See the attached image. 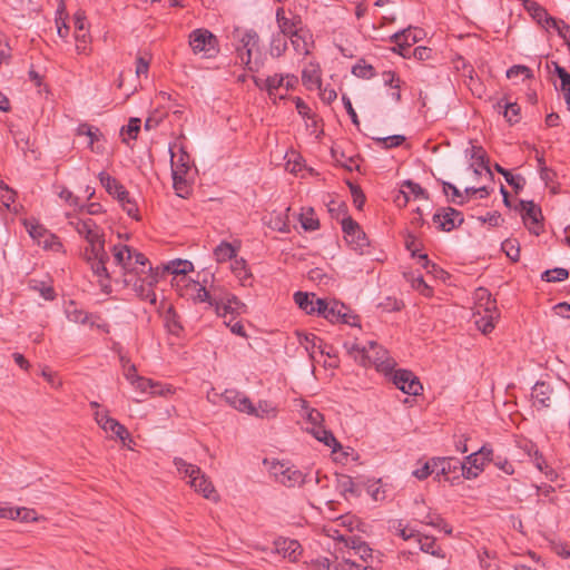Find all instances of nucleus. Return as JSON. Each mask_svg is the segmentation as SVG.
Segmentation results:
<instances>
[{"mask_svg": "<svg viewBox=\"0 0 570 570\" xmlns=\"http://www.w3.org/2000/svg\"><path fill=\"white\" fill-rule=\"evenodd\" d=\"M471 158L475 161V164L490 173V168L488 166V161L485 160L487 154L484 149L480 146H472L470 149Z\"/></svg>", "mask_w": 570, "mask_h": 570, "instance_id": "13d9d810", "label": "nucleus"}, {"mask_svg": "<svg viewBox=\"0 0 570 570\" xmlns=\"http://www.w3.org/2000/svg\"><path fill=\"white\" fill-rule=\"evenodd\" d=\"M307 475L294 465H288L279 483L287 488L302 487L306 482Z\"/></svg>", "mask_w": 570, "mask_h": 570, "instance_id": "7c9ffc66", "label": "nucleus"}, {"mask_svg": "<svg viewBox=\"0 0 570 570\" xmlns=\"http://www.w3.org/2000/svg\"><path fill=\"white\" fill-rule=\"evenodd\" d=\"M115 264L121 268L124 275L130 274L135 267L132 262V250L124 244H116L111 247Z\"/></svg>", "mask_w": 570, "mask_h": 570, "instance_id": "6ab92c4d", "label": "nucleus"}, {"mask_svg": "<svg viewBox=\"0 0 570 570\" xmlns=\"http://www.w3.org/2000/svg\"><path fill=\"white\" fill-rule=\"evenodd\" d=\"M443 191L445 195H449L451 193L450 200L456 205H463L465 203V196H463V193L453 184L443 181Z\"/></svg>", "mask_w": 570, "mask_h": 570, "instance_id": "5fc2aeb1", "label": "nucleus"}, {"mask_svg": "<svg viewBox=\"0 0 570 570\" xmlns=\"http://www.w3.org/2000/svg\"><path fill=\"white\" fill-rule=\"evenodd\" d=\"M69 225L88 243L83 258L90 264L92 272L99 276L109 278L107 262L109 255L105 249V234L98 224L91 218H77Z\"/></svg>", "mask_w": 570, "mask_h": 570, "instance_id": "f257e3e1", "label": "nucleus"}, {"mask_svg": "<svg viewBox=\"0 0 570 570\" xmlns=\"http://www.w3.org/2000/svg\"><path fill=\"white\" fill-rule=\"evenodd\" d=\"M373 140L385 149L401 146L405 137L403 135H392L387 137H373Z\"/></svg>", "mask_w": 570, "mask_h": 570, "instance_id": "8fccbe9b", "label": "nucleus"}, {"mask_svg": "<svg viewBox=\"0 0 570 570\" xmlns=\"http://www.w3.org/2000/svg\"><path fill=\"white\" fill-rule=\"evenodd\" d=\"M505 181L518 193L525 185V179L521 175H513L510 171L503 173Z\"/></svg>", "mask_w": 570, "mask_h": 570, "instance_id": "e2e57ef3", "label": "nucleus"}, {"mask_svg": "<svg viewBox=\"0 0 570 570\" xmlns=\"http://www.w3.org/2000/svg\"><path fill=\"white\" fill-rule=\"evenodd\" d=\"M558 76L561 80L559 89L563 95L568 109L570 110V73H558Z\"/></svg>", "mask_w": 570, "mask_h": 570, "instance_id": "680f3d73", "label": "nucleus"}, {"mask_svg": "<svg viewBox=\"0 0 570 570\" xmlns=\"http://www.w3.org/2000/svg\"><path fill=\"white\" fill-rule=\"evenodd\" d=\"M291 39V43L294 47V50L299 55H307V42L305 40V32L302 29V31H296L295 35L288 36Z\"/></svg>", "mask_w": 570, "mask_h": 570, "instance_id": "3c124183", "label": "nucleus"}, {"mask_svg": "<svg viewBox=\"0 0 570 570\" xmlns=\"http://www.w3.org/2000/svg\"><path fill=\"white\" fill-rule=\"evenodd\" d=\"M525 9L530 12L533 19L543 24V27H546L549 22V19H551L546 9L539 6L537 2L527 1Z\"/></svg>", "mask_w": 570, "mask_h": 570, "instance_id": "a19ab883", "label": "nucleus"}, {"mask_svg": "<svg viewBox=\"0 0 570 570\" xmlns=\"http://www.w3.org/2000/svg\"><path fill=\"white\" fill-rule=\"evenodd\" d=\"M492 455L493 450L487 445H483L476 452H473L470 455L465 456L464 462L482 472L485 463L492 460Z\"/></svg>", "mask_w": 570, "mask_h": 570, "instance_id": "bb28decb", "label": "nucleus"}, {"mask_svg": "<svg viewBox=\"0 0 570 570\" xmlns=\"http://www.w3.org/2000/svg\"><path fill=\"white\" fill-rule=\"evenodd\" d=\"M164 323L168 332L173 335L178 336L183 331L179 316L173 306H169L164 313Z\"/></svg>", "mask_w": 570, "mask_h": 570, "instance_id": "72a5a7b5", "label": "nucleus"}, {"mask_svg": "<svg viewBox=\"0 0 570 570\" xmlns=\"http://www.w3.org/2000/svg\"><path fill=\"white\" fill-rule=\"evenodd\" d=\"M99 181L102 185V187L106 189V191L117 198V200H125L127 198V195L129 194L124 185H121L116 178L110 176L106 171H101L99 174Z\"/></svg>", "mask_w": 570, "mask_h": 570, "instance_id": "b1692460", "label": "nucleus"}, {"mask_svg": "<svg viewBox=\"0 0 570 570\" xmlns=\"http://www.w3.org/2000/svg\"><path fill=\"white\" fill-rule=\"evenodd\" d=\"M276 20L283 36L295 35L296 31H302L303 22L299 16L288 11L284 8H278L276 11Z\"/></svg>", "mask_w": 570, "mask_h": 570, "instance_id": "2eb2a0df", "label": "nucleus"}, {"mask_svg": "<svg viewBox=\"0 0 570 570\" xmlns=\"http://www.w3.org/2000/svg\"><path fill=\"white\" fill-rule=\"evenodd\" d=\"M412 287L420 292L424 296H430L432 294L431 287L425 283L423 276H413L411 279Z\"/></svg>", "mask_w": 570, "mask_h": 570, "instance_id": "0e129e2a", "label": "nucleus"}, {"mask_svg": "<svg viewBox=\"0 0 570 570\" xmlns=\"http://www.w3.org/2000/svg\"><path fill=\"white\" fill-rule=\"evenodd\" d=\"M436 466L433 465L432 460L425 462L421 468L413 471V475L419 480H425L432 473H435Z\"/></svg>", "mask_w": 570, "mask_h": 570, "instance_id": "338daca9", "label": "nucleus"}, {"mask_svg": "<svg viewBox=\"0 0 570 570\" xmlns=\"http://www.w3.org/2000/svg\"><path fill=\"white\" fill-rule=\"evenodd\" d=\"M140 124L141 121L139 118H130L127 127L121 128V135L126 132L130 139H136L140 130Z\"/></svg>", "mask_w": 570, "mask_h": 570, "instance_id": "69168bd1", "label": "nucleus"}, {"mask_svg": "<svg viewBox=\"0 0 570 570\" xmlns=\"http://www.w3.org/2000/svg\"><path fill=\"white\" fill-rule=\"evenodd\" d=\"M478 297L480 301L487 298L484 311L488 315L476 320L475 324L483 334H488L494 328V322L499 317V314L497 313L495 301L490 298L489 292L484 288H479ZM480 306H483V304H480Z\"/></svg>", "mask_w": 570, "mask_h": 570, "instance_id": "9d476101", "label": "nucleus"}, {"mask_svg": "<svg viewBox=\"0 0 570 570\" xmlns=\"http://www.w3.org/2000/svg\"><path fill=\"white\" fill-rule=\"evenodd\" d=\"M336 489L343 494L345 498L347 494L353 497H360V492L350 475L346 474H336Z\"/></svg>", "mask_w": 570, "mask_h": 570, "instance_id": "473e14b6", "label": "nucleus"}, {"mask_svg": "<svg viewBox=\"0 0 570 570\" xmlns=\"http://www.w3.org/2000/svg\"><path fill=\"white\" fill-rule=\"evenodd\" d=\"M214 256L217 262H226L236 256V249L232 246V244L227 242H222L215 249Z\"/></svg>", "mask_w": 570, "mask_h": 570, "instance_id": "c03bdc74", "label": "nucleus"}, {"mask_svg": "<svg viewBox=\"0 0 570 570\" xmlns=\"http://www.w3.org/2000/svg\"><path fill=\"white\" fill-rule=\"evenodd\" d=\"M194 268L193 264L188 261L176 259L171 261L164 267V272L174 274V275H186L191 272Z\"/></svg>", "mask_w": 570, "mask_h": 570, "instance_id": "ea45409f", "label": "nucleus"}, {"mask_svg": "<svg viewBox=\"0 0 570 570\" xmlns=\"http://www.w3.org/2000/svg\"><path fill=\"white\" fill-rule=\"evenodd\" d=\"M553 387L546 382H537L532 387L531 397L538 410L549 409L552 405Z\"/></svg>", "mask_w": 570, "mask_h": 570, "instance_id": "412c9836", "label": "nucleus"}, {"mask_svg": "<svg viewBox=\"0 0 570 570\" xmlns=\"http://www.w3.org/2000/svg\"><path fill=\"white\" fill-rule=\"evenodd\" d=\"M342 229L347 244L356 252L363 253L368 246L366 234L352 217L342 220Z\"/></svg>", "mask_w": 570, "mask_h": 570, "instance_id": "423d86ee", "label": "nucleus"}, {"mask_svg": "<svg viewBox=\"0 0 570 570\" xmlns=\"http://www.w3.org/2000/svg\"><path fill=\"white\" fill-rule=\"evenodd\" d=\"M189 157L186 153H181L179 158L175 160V155L171 154V170H173V179H174V187L178 191L179 185L184 184V175L187 174L189 169L188 165Z\"/></svg>", "mask_w": 570, "mask_h": 570, "instance_id": "393cba45", "label": "nucleus"}, {"mask_svg": "<svg viewBox=\"0 0 570 570\" xmlns=\"http://www.w3.org/2000/svg\"><path fill=\"white\" fill-rule=\"evenodd\" d=\"M194 286L197 287V293L194 296V299L199 303H208L212 307L216 309L218 293L214 291L210 293L204 286H200L198 283H194Z\"/></svg>", "mask_w": 570, "mask_h": 570, "instance_id": "4c0bfd02", "label": "nucleus"}, {"mask_svg": "<svg viewBox=\"0 0 570 570\" xmlns=\"http://www.w3.org/2000/svg\"><path fill=\"white\" fill-rule=\"evenodd\" d=\"M232 272L242 282L243 285H246L247 281L252 277V274L247 268L246 262L243 258L235 259L232 263Z\"/></svg>", "mask_w": 570, "mask_h": 570, "instance_id": "49530a36", "label": "nucleus"}, {"mask_svg": "<svg viewBox=\"0 0 570 570\" xmlns=\"http://www.w3.org/2000/svg\"><path fill=\"white\" fill-rule=\"evenodd\" d=\"M298 343L305 348L308 353L311 361L315 360V353L318 352L322 347L323 340L316 336L313 333H301L297 332Z\"/></svg>", "mask_w": 570, "mask_h": 570, "instance_id": "cd10ccee", "label": "nucleus"}, {"mask_svg": "<svg viewBox=\"0 0 570 570\" xmlns=\"http://www.w3.org/2000/svg\"><path fill=\"white\" fill-rule=\"evenodd\" d=\"M239 41L242 46L237 48V56L240 60V63L244 65L248 71H254V69L258 68L257 65L252 66V57L254 53L258 52V35L255 31H245Z\"/></svg>", "mask_w": 570, "mask_h": 570, "instance_id": "0eeeda50", "label": "nucleus"}, {"mask_svg": "<svg viewBox=\"0 0 570 570\" xmlns=\"http://www.w3.org/2000/svg\"><path fill=\"white\" fill-rule=\"evenodd\" d=\"M264 464L268 465V472L269 474L275 479L276 482L279 483L281 478L283 476L284 472L286 471V468L289 465L288 463L281 462V461H268L267 459L264 460Z\"/></svg>", "mask_w": 570, "mask_h": 570, "instance_id": "603ef678", "label": "nucleus"}, {"mask_svg": "<svg viewBox=\"0 0 570 570\" xmlns=\"http://www.w3.org/2000/svg\"><path fill=\"white\" fill-rule=\"evenodd\" d=\"M494 108L501 112L503 111V116L507 121L511 125L520 121V106L517 102H510L505 98L498 100L494 105Z\"/></svg>", "mask_w": 570, "mask_h": 570, "instance_id": "c85d7f7f", "label": "nucleus"}, {"mask_svg": "<svg viewBox=\"0 0 570 570\" xmlns=\"http://www.w3.org/2000/svg\"><path fill=\"white\" fill-rule=\"evenodd\" d=\"M148 274L140 276L134 283V291L141 299L156 304L157 296L153 289L154 285L158 283L160 273L158 269H154L151 266L148 267Z\"/></svg>", "mask_w": 570, "mask_h": 570, "instance_id": "6e6552de", "label": "nucleus"}, {"mask_svg": "<svg viewBox=\"0 0 570 570\" xmlns=\"http://www.w3.org/2000/svg\"><path fill=\"white\" fill-rule=\"evenodd\" d=\"M78 136H87L89 138V147L94 150L95 141L99 140L101 136L99 129L89 124H80L77 128Z\"/></svg>", "mask_w": 570, "mask_h": 570, "instance_id": "de8ad7c7", "label": "nucleus"}, {"mask_svg": "<svg viewBox=\"0 0 570 570\" xmlns=\"http://www.w3.org/2000/svg\"><path fill=\"white\" fill-rule=\"evenodd\" d=\"M403 186L406 187L410 194H412L415 198H429L428 193L419 184L412 180H405Z\"/></svg>", "mask_w": 570, "mask_h": 570, "instance_id": "774afa93", "label": "nucleus"}, {"mask_svg": "<svg viewBox=\"0 0 570 570\" xmlns=\"http://www.w3.org/2000/svg\"><path fill=\"white\" fill-rule=\"evenodd\" d=\"M131 385L141 393H148L151 395H166L167 393H171L170 386L163 385L159 382L142 376L135 379V382Z\"/></svg>", "mask_w": 570, "mask_h": 570, "instance_id": "5701e85b", "label": "nucleus"}, {"mask_svg": "<svg viewBox=\"0 0 570 570\" xmlns=\"http://www.w3.org/2000/svg\"><path fill=\"white\" fill-rule=\"evenodd\" d=\"M317 314L330 321L331 323H338L340 317H343V311L347 309L343 303L337 301L326 302L325 299H318Z\"/></svg>", "mask_w": 570, "mask_h": 570, "instance_id": "aec40b11", "label": "nucleus"}, {"mask_svg": "<svg viewBox=\"0 0 570 570\" xmlns=\"http://www.w3.org/2000/svg\"><path fill=\"white\" fill-rule=\"evenodd\" d=\"M351 549L354 551V554L358 556L361 560L371 564L373 563V550L368 547V544L358 539H353Z\"/></svg>", "mask_w": 570, "mask_h": 570, "instance_id": "c9c22d12", "label": "nucleus"}, {"mask_svg": "<svg viewBox=\"0 0 570 570\" xmlns=\"http://www.w3.org/2000/svg\"><path fill=\"white\" fill-rule=\"evenodd\" d=\"M519 205L524 225L532 234L540 235L543 229L541 224L542 213L540 207H538L532 200H521Z\"/></svg>", "mask_w": 570, "mask_h": 570, "instance_id": "9b49d317", "label": "nucleus"}, {"mask_svg": "<svg viewBox=\"0 0 570 570\" xmlns=\"http://www.w3.org/2000/svg\"><path fill=\"white\" fill-rule=\"evenodd\" d=\"M464 83L474 96L482 98L485 95V87L479 78V73L464 75Z\"/></svg>", "mask_w": 570, "mask_h": 570, "instance_id": "58836bf2", "label": "nucleus"}, {"mask_svg": "<svg viewBox=\"0 0 570 570\" xmlns=\"http://www.w3.org/2000/svg\"><path fill=\"white\" fill-rule=\"evenodd\" d=\"M222 399L235 410L248 414L253 411V402L243 392L234 389L226 390L222 394Z\"/></svg>", "mask_w": 570, "mask_h": 570, "instance_id": "4be33fe9", "label": "nucleus"}, {"mask_svg": "<svg viewBox=\"0 0 570 570\" xmlns=\"http://www.w3.org/2000/svg\"><path fill=\"white\" fill-rule=\"evenodd\" d=\"M94 417L97 424L106 432H109L112 423L117 421L109 416L108 411H95Z\"/></svg>", "mask_w": 570, "mask_h": 570, "instance_id": "bf43d9fd", "label": "nucleus"}, {"mask_svg": "<svg viewBox=\"0 0 570 570\" xmlns=\"http://www.w3.org/2000/svg\"><path fill=\"white\" fill-rule=\"evenodd\" d=\"M189 484L191 488L195 489V491L202 493L204 498L217 501L218 495L216 493V490L212 482L208 480V478L204 474L203 471L198 473L197 476H194L191 481H189Z\"/></svg>", "mask_w": 570, "mask_h": 570, "instance_id": "a878e982", "label": "nucleus"}, {"mask_svg": "<svg viewBox=\"0 0 570 570\" xmlns=\"http://www.w3.org/2000/svg\"><path fill=\"white\" fill-rule=\"evenodd\" d=\"M569 277V272L562 267H556L542 273V279L547 282H562Z\"/></svg>", "mask_w": 570, "mask_h": 570, "instance_id": "864d4df0", "label": "nucleus"}, {"mask_svg": "<svg viewBox=\"0 0 570 570\" xmlns=\"http://www.w3.org/2000/svg\"><path fill=\"white\" fill-rule=\"evenodd\" d=\"M248 414L262 420H272L277 416L278 406L272 401L262 400L257 405L253 404V411H249Z\"/></svg>", "mask_w": 570, "mask_h": 570, "instance_id": "c756f323", "label": "nucleus"}, {"mask_svg": "<svg viewBox=\"0 0 570 570\" xmlns=\"http://www.w3.org/2000/svg\"><path fill=\"white\" fill-rule=\"evenodd\" d=\"M422 38V30L416 28H407L391 37V41L395 45L394 51H397L403 58H410V48Z\"/></svg>", "mask_w": 570, "mask_h": 570, "instance_id": "1a4fd4ad", "label": "nucleus"}, {"mask_svg": "<svg viewBox=\"0 0 570 570\" xmlns=\"http://www.w3.org/2000/svg\"><path fill=\"white\" fill-rule=\"evenodd\" d=\"M271 553L281 554L295 562L302 553V547L297 540L278 538L274 541V549L271 550Z\"/></svg>", "mask_w": 570, "mask_h": 570, "instance_id": "f3484780", "label": "nucleus"}, {"mask_svg": "<svg viewBox=\"0 0 570 570\" xmlns=\"http://www.w3.org/2000/svg\"><path fill=\"white\" fill-rule=\"evenodd\" d=\"M386 76L384 78V86L389 88L391 96V99L394 102H399L401 100V86L403 81L400 79V77L396 76V73H383Z\"/></svg>", "mask_w": 570, "mask_h": 570, "instance_id": "f704fd0d", "label": "nucleus"}, {"mask_svg": "<svg viewBox=\"0 0 570 570\" xmlns=\"http://www.w3.org/2000/svg\"><path fill=\"white\" fill-rule=\"evenodd\" d=\"M174 464L179 473L184 474L185 478H189V481H191L194 476H197L202 471L197 465L187 463L180 458H175Z\"/></svg>", "mask_w": 570, "mask_h": 570, "instance_id": "37998d69", "label": "nucleus"}, {"mask_svg": "<svg viewBox=\"0 0 570 570\" xmlns=\"http://www.w3.org/2000/svg\"><path fill=\"white\" fill-rule=\"evenodd\" d=\"M248 77L249 73H239L237 81L245 82ZM250 78L253 79L255 86L259 89H265L269 97H273L274 99L284 98V77L282 73H274L273 76L268 73H250Z\"/></svg>", "mask_w": 570, "mask_h": 570, "instance_id": "20e7f679", "label": "nucleus"}, {"mask_svg": "<svg viewBox=\"0 0 570 570\" xmlns=\"http://www.w3.org/2000/svg\"><path fill=\"white\" fill-rule=\"evenodd\" d=\"M393 383L399 390L409 395H419L423 391V386L417 376L409 370L395 371Z\"/></svg>", "mask_w": 570, "mask_h": 570, "instance_id": "f8f14e48", "label": "nucleus"}, {"mask_svg": "<svg viewBox=\"0 0 570 570\" xmlns=\"http://www.w3.org/2000/svg\"><path fill=\"white\" fill-rule=\"evenodd\" d=\"M547 29H554L557 30L558 35L562 37L570 49V26L567 24L563 20H558L551 17L549 19V22L546 26Z\"/></svg>", "mask_w": 570, "mask_h": 570, "instance_id": "a18cd8bd", "label": "nucleus"}, {"mask_svg": "<svg viewBox=\"0 0 570 570\" xmlns=\"http://www.w3.org/2000/svg\"><path fill=\"white\" fill-rule=\"evenodd\" d=\"M302 415L312 425L311 428H307V430L314 435L316 440L331 448L333 452H336L342 448L334 434L323 426L322 423L324 421V416L320 411L305 405L303 407Z\"/></svg>", "mask_w": 570, "mask_h": 570, "instance_id": "7ed1b4c3", "label": "nucleus"}, {"mask_svg": "<svg viewBox=\"0 0 570 570\" xmlns=\"http://www.w3.org/2000/svg\"><path fill=\"white\" fill-rule=\"evenodd\" d=\"M76 49L79 53H85L91 41L87 26L86 12L81 9L73 14Z\"/></svg>", "mask_w": 570, "mask_h": 570, "instance_id": "ddd939ff", "label": "nucleus"}, {"mask_svg": "<svg viewBox=\"0 0 570 570\" xmlns=\"http://www.w3.org/2000/svg\"><path fill=\"white\" fill-rule=\"evenodd\" d=\"M132 256L135 269L131 273H135L136 275L145 274V267L148 265L147 257L144 254L134 250Z\"/></svg>", "mask_w": 570, "mask_h": 570, "instance_id": "052dcab7", "label": "nucleus"}, {"mask_svg": "<svg viewBox=\"0 0 570 570\" xmlns=\"http://www.w3.org/2000/svg\"><path fill=\"white\" fill-rule=\"evenodd\" d=\"M301 224L305 230L313 232L320 227V222L315 217L313 208H307L301 214Z\"/></svg>", "mask_w": 570, "mask_h": 570, "instance_id": "09e8293b", "label": "nucleus"}, {"mask_svg": "<svg viewBox=\"0 0 570 570\" xmlns=\"http://www.w3.org/2000/svg\"><path fill=\"white\" fill-rule=\"evenodd\" d=\"M246 311V305L237 296L230 293H218L216 314L225 317L227 314H240Z\"/></svg>", "mask_w": 570, "mask_h": 570, "instance_id": "4468645a", "label": "nucleus"}, {"mask_svg": "<svg viewBox=\"0 0 570 570\" xmlns=\"http://www.w3.org/2000/svg\"><path fill=\"white\" fill-rule=\"evenodd\" d=\"M189 46L195 55L212 58L218 52V41L209 30L200 28L189 35Z\"/></svg>", "mask_w": 570, "mask_h": 570, "instance_id": "39448f33", "label": "nucleus"}, {"mask_svg": "<svg viewBox=\"0 0 570 570\" xmlns=\"http://www.w3.org/2000/svg\"><path fill=\"white\" fill-rule=\"evenodd\" d=\"M65 312L67 318L72 323L86 324L88 322V314L79 308L75 302H69Z\"/></svg>", "mask_w": 570, "mask_h": 570, "instance_id": "e433bc0d", "label": "nucleus"}, {"mask_svg": "<svg viewBox=\"0 0 570 570\" xmlns=\"http://www.w3.org/2000/svg\"><path fill=\"white\" fill-rule=\"evenodd\" d=\"M433 222L439 225L441 230L451 232L463 223V216L459 210L448 207L442 209V212L435 213Z\"/></svg>", "mask_w": 570, "mask_h": 570, "instance_id": "dca6fc26", "label": "nucleus"}, {"mask_svg": "<svg viewBox=\"0 0 570 570\" xmlns=\"http://www.w3.org/2000/svg\"><path fill=\"white\" fill-rule=\"evenodd\" d=\"M502 250L507 254V256L513 261L517 262L520 258V247L517 239H505L502 243Z\"/></svg>", "mask_w": 570, "mask_h": 570, "instance_id": "4d7b16f0", "label": "nucleus"}, {"mask_svg": "<svg viewBox=\"0 0 570 570\" xmlns=\"http://www.w3.org/2000/svg\"><path fill=\"white\" fill-rule=\"evenodd\" d=\"M420 549L438 558H444V553L441 548L436 546L435 539L432 537H423L417 539Z\"/></svg>", "mask_w": 570, "mask_h": 570, "instance_id": "79ce46f5", "label": "nucleus"}, {"mask_svg": "<svg viewBox=\"0 0 570 570\" xmlns=\"http://www.w3.org/2000/svg\"><path fill=\"white\" fill-rule=\"evenodd\" d=\"M433 465L436 466L435 474L438 478L443 476L445 480L459 479L460 460L455 458H433Z\"/></svg>", "mask_w": 570, "mask_h": 570, "instance_id": "a211bd4d", "label": "nucleus"}, {"mask_svg": "<svg viewBox=\"0 0 570 570\" xmlns=\"http://www.w3.org/2000/svg\"><path fill=\"white\" fill-rule=\"evenodd\" d=\"M347 353L362 366H375L380 372L389 373L394 366L395 362L389 356V352L371 341L366 345L361 346L357 343L344 344Z\"/></svg>", "mask_w": 570, "mask_h": 570, "instance_id": "f03ea898", "label": "nucleus"}, {"mask_svg": "<svg viewBox=\"0 0 570 570\" xmlns=\"http://www.w3.org/2000/svg\"><path fill=\"white\" fill-rule=\"evenodd\" d=\"M321 299L316 296V294L312 293H304V292H296L294 294V301L297 304V306L303 309L306 314H314L317 313V302Z\"/></svg>", "mask_w": 570, "mask_h": 570, "instance_id": "2f4dec72", "label": "nucleus"}, {"mask_svg": "<svg viewBox=\"0 0 570 570\" xmlns=\"http://www.w3.org/2000/svg\"><path fill=\"white\" fill-rule=\"evenodd\" d=\"M366 492L374 501H383L386 498V491L383 489L381 480L370 482Z\"/></svg>", "mask_w": 570, "mask_h": 570, "instance_id": "6e6d98bb", "label": "nucleus"}]
</instances>
